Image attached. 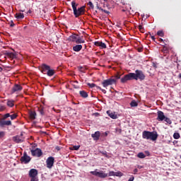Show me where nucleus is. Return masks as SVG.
<instances>
[{"instance_id": "obj_1", "label": "nucleus", "mask_w": 181, "mask_h": 181, "mask_svg": "<svg viewBox=\"0 0 181 181\" xmlns=\"http://www.w3.org/2000/svg\"><path fill=\"white\" fill-rule=\"evenodd\" d=\"M71 6L75 18H78V16H81V15H84V13H86V6H83L77 8L78 4H76V1H71Z\"/></svg>"}, {"instance_id": "obj_2", "label": "nucleus", "mask_w": 181, "mask_h": 181, "mask_svg": "<svg viewBox=\"0 0 181 181\" xmlns=\"http://www.w3.org/2000/svg\"><path fill=\"white\" fill-rule=\"evenodd\" d=\"M158 136H159V135L156 132L144 131L142 132L143 139H147L155 141H156V139H158Z\"/></svg>"}, {"instance_id": "obj_3", "label": "nucleus", "mask_w": 181, "mask_h": 181, "mask_svg": "<svg viewBox=\"0 0 181 181\" xmlns=\"http://www.w3.org/2000/svg\"><path fill=\"white\" fill-rule=\"evenodd\" d=\"M40 70L41 73H43V74H46V71H47V75L49 77H52L54 76V74L56 73V71L54 69H50V66L46 64H42L41 66H40Z\"/></svg>"}, {"instance_id": "obj_4", "label": "nucleus", "mask_w": 181, "mask_h": 181, "mask_svg": "<svg viewBox=\"0 0 181 181\" xmlns=\"http://www.w3.org/2000/svg\"><path fill=\"white\" fill-rule=\"evenodd\" d=\"M132 77L133 80H140V81H144L145 80V74L141 70H136L135 73H132Z\"/></svg>"}, {"instance_id": "obj_5", "label": "nucleus", "mask_w": 181, "mask_h": 181, "mask_svg": "<svg viewBox=\"0 0 181 181\" xmlns=\"http://www.w3.org/2000/svg\"><path fill=\"white\" fill-rule=\"evenodd\" d=\"M157 121H165V122H167V124H172V120H170L169 117L165 116V113H163V112L159 110L158 112H157Z\"/></svg>"}, {"instance_id": "obj_6", "label": "nucleus", "mask_w": 181, "mask_h": 181, "mask_svg": "<svg viewBox=\"0 0 181 181\" xmlns=\"http://www.w3.org/2000/svg\"><path fill=\"white\" fill-rule=\"evenodd\" d=\"M90 174L93 175V176H97L98 177H100V179H105V177H108V174L105 173L104 171H97V169L95 171H90Z\"/></svg>"}, {"instance_id": "obj_7", "label": "nucleus", "mask_w": 181, "mask_h": 181, "mask_svg": "<svg viewBox=\"0 0 181 181\" xmlns=\"http://www.w3.org/2000/svg\"><path fill=\"white\" fill-rule=\"evenodd\" d=\"M113 84H117V79L109 78L104 80L102 82V86H103L105 88H107L108 86H112Z\"/></svg>"}, {"instance_id": "obj_8", "label": "nucleus", "mask_w": 181, "mask_h": 181, "mask_svg": "<svg viewBox=\"0 0 181 181\" xmlns=\"http://www.w3.org/2000/svg\"><path fill=\"white\" fill-rule=\"evenodd\" d=\"M32 158H30V156H28V153H26V152H25L23 153V156L21 158L20 160L21 162V163H29V162H30Z\"/></svg>"}, {"instance_id": "obj_9", "label": "nucleus", "mask_w": 181, "mask_h": 181, "mask_svg": "<svg viewBox=\"0 0 181 181\" xmlns=\"http://www.w3.org/2000/svg\"><path fill=\"white\" fill-rule=\"evenodd\" d=\"M46 163L47 168H48V169H52V168H53V165H54V157H48L46 160Z\"/></svg>"}, {"instance_id": "obj_10", "label": "nucleus", "mask_w": 181, "mask_h": 181, "mask_svg": "<svg viewBox=\"0 0 181 181\" xmlns=\"http://www.w3.org/2000/svg\"><path fill=\"white\" fill-rule=\"evenodd\" d=\"M131 80H133V78H132V73H129L128 74L124 75V77H122L120 79V81L122 83H125L127 81H129Z\"/></svg>"}, {"instance_id": "obj_11", "label": "nucleus", "mask_w": 181, "mask_h": 181, "mask_svg": "<svg viewBox=\"0 0 181 181\" xmlns=\"http://www.w3.org/2000/svg\"><path fill=\"white\" fill-rule=\"evenodd\" d=\"M31 154L33 156H37V158H40V156L43 155V152H42V149L36 148L35 150H31Z\"/></svg>"}, {"instance_id": "obj_12", "label": "nucleus", "mask_w": 181, "mask_h": 181, "mask_svg": "<svg viewBox=\"0 0 181 181\" xmlns=\"http://www.w3.org/2000/svg\"><path fill=\"white\" fill-rule=\"evenodd\" d=\"M37 170L35 169V168H32L30 170L29 173H28V176L29 177L32 178V177H37Z\"/></svg>"}, {"instance_id": "obj_13", "label": "nucleus", "mask_w": 181, "mask_h": 181, "mask_svg": "<svg viewBox=\"0 0 181 181\" xmlns=\"http://www.w3.org/2000/svg\"><path fill=\"white\" fill-rule=\"evenodd\" d=\"M12 125V122L11 120H0V127L1 128H4V127Z\"/></svg>"}, {"instance_id": "obj_14", "label": "nucleus", "mask_w": 181, "mask_h": 181, "mask_svg": "<svg viewBox=\"0 0 181 181\" xmlns=\"http://www.w3.org/2000/svg\"><path fill=\"white\" fill-rule=\"evenodd\" d=\"M95 46H98L99 47H100V49H107V45H105V43L103 42H100V41H95L94 42Z\"/></svg>"}, {"instance_id": "obj_15", "label": "nucleus", "mask_w": 181, "mask_h": 181, "mask_svg": "<svg viewBox=\"0 0 181 181\" xmlns=\"http://www.w3.org/2000/svg\"><path fill=\"white\" fill-rule=\"evenodd\" d=\"M107 114L112 119H117V118H118V115H117V114H115V112H112L111 110H107Z\"/></svg>"}, {"instance_id": "obj_16", "label": "nucleus", "mask_w": 181, "mask_h": 181, "mask_svg": "<svg viewBox=\"0 0 181 181\" xmlns=\"http://www.w3.org/2000/svg\"><path fill=\"white\" fill-rule=\"evenodd\" d=\"M78 36H79L78 35H76V34L71 35V36H69V40L70 42H74L75 43H77Z\"/></svg>"}, {"instance_id": "obj_17", "label": "nucleus", "mask_w": 181, "mask_h": 181, "mask_svg": "<svg viewBox=\"0 0 181 181\" xmlns=\"http://www.w3.org/2000/svg\"><path fill=\"white\" fill-rule=\"evenodd\" d=\"M13 141L16 142V144H22L23 142V139L21 136H15L13 137Z\"/></svg>"}, {"instance_id": "obj_18", "label": "nucleus", "mask_w": 181, "mask_h": 181, "mask_svg": "<svg viewBox=\"0 0 181 181\" xmlns=\"http://www.w3.org/2000/svg\"><path fill=\"white\" fill-rule=\"evenodd\" d=\"M101 133L100 132H95L94 134H91L92 138H93V141H98L100 139V136Z\"/></svg>"}, {"instance_id": "obj_19", "label": "nucleus", "mask_w": 181, "mask_h": 181, "mask_svg": "<svg viewBox=\"0 0 181 181\" xmlns=\"http://www.w3.org/2000/svg\"><path fill=\"white\" fill-rule=\"evenodd\" d=\"M23 88L21 85L15 84L12 88L13 93H16V91H22Z\"/></svg>"}, {"instance_id": "obj_20", "label": "nucleus", "mask_w": 181, "mask_h": 181, "mask_svg": "<svg viewBox=\"0 0 181 181\" xmlns=\"http://www.w3.org/2000/svg\"><path fill=\"white\" fill-rule=\"evenodd\" d=\"M109 176H117L119 177H121V176H122V173L119 171L118 172L110 171L109 172Z\"/></svg>"}, {"instance_id": "obj_21", "label": "nucleus", "mask_w": 181, "mask_h": 181, "mask_svg": "<svg viewBox=\"0 0 181 181\" xmlns=\"http://www.w3.org/2000/svg\"><path fill=\"white\" fill-rule=\"evenodd\" d=\"M4 55L6 56V57H8L9 59H16V54L13 52H6L4 53Z\"/></svg>"}, {"instance_id": "obj_22", "label": "nucleus", "mask_w": 181, "mask_h": 181, "mask_svg": "<svg viewBox=\"0 0 181 181\" xmlns=\"http://www.w3.org/2000/svg\"><path fill=\"white\" fill-rule=\"evenodd\" d=\"M28 115H29V117L31 119H36V112L35 111H32V110H29L28 112Z\"/></svg>"}, {"instance_id": "obj_23", "label": "nucleus", "mask_w": 181, "mask_h": 181, "mask_svg": "<svg viewBox=\"0 0 181 181\" xmlns=\"http://www.w3.org/2000/svg\"><path fill=\"white\" fill-rule=\"evenodd\" d=\"M83 49V45H76L73 47L74 52H80Z\"/></svg>"}, {"instance_id": "obj_24", "label": "nucleus", "mask_w": 181, "mask_h": 181, "mask_svg": "<svg viewBox=\"0 0 181 181\" xmlns=\"http://www.w3.org/2000/svg\"><path fill=\"white\" fill-rule=\"evenodd\" d=\"M79 94L83 98H87V97H88V93H87V92H86L85 90H81L79 92Z\"/></svg>"}, {"instance_id": "obj_25", "label": "nucleus", "mask_w": 181, "mask_h": 181, "mask_svg": "<svg viewBox=\"0 0 181 181\" xmlns=\"http://www.w3.org/2000/svg\"><path fill=\"white\" fill-rule=\"evenodd\" d=\"M15 18H16V19H23V18H25V15L22 13H17L15 14Z\"/></svg>"}, {"instance_id": "obj_26", "label": "nucleus", "mask_w": 181, "mask_h": 181, "mask_svg": "<svg viewBox=\"0 0 181 181\" xmlns=\"http://www.w3.org/2000/svg\"><path fill=\"white\" fill-rule=\"evenodd\" d=\"M81 43H86V41L83 39V37H78V40L76 41L77 45H81Z\"/></svg>"}, {"instance_id": "obj_27", "label": "nucleus", "mask_w": 181, "mask_h": 181, "mask_svg": "<svg viewBox=\"0 0 181 181\" xmlns=\"http://www.w3.org/2000/svg\"><path fill=\"white\" fill-rule=\"evenodd\" d=\"M6 104H7L8 107H10L11 108H12V107H13L15 105V101L14 100H8Z\"/></svg>"}, {"instance_id": "obj_28", "label": "nucleus", "mask_w": 181, "mask_h": 181, "mask_svg": "<svg viewBox=\"0 0 181 181\" xmlns=\"http://www.w3.org/2000/svg\"><path fill=\"white\" fill-rule=\"evenodd\" d=\"M163 49L162 52L163 53H168L169 52V48H168V47H166V44H165V45H163Z\"/></svg>"}, {"instance_id": "obj_29", "label": "nucleus", "mask_w": 181, "mask_h": 181, "mask_svg": "<svg viewBox=\"0 0 181 181\" xmlns=\"http://www.w3.org/2000/svg\"><path fill=\"white\" fill-rule=\"evenodd\" d=\"M96 8H97V9H99L100 11H101L102 12H104L105 13H110V11H108L107 10H104L103 8L100 7V6H98V4H97Z\"/></svg>"}, {"instance_id": "obj_30", "label": "nucleus", "mask_w": 181, "mask_h": 181, "mask_svg": "<svg viewBox=\"0 0 181 181\" xmlns=\"http://www.w3.org/2000/svg\"><path fill=\"white\" fill-rule=\"evenodd\" d=\"M158 36H160V37H163L165 36V33H163V30H158L157 32Z\"/></svg>"}, {"instance_id": "obj_31", "label": "nucleus", "mask_w": 181, "mask_h": 181, "mask_svg": "<svg viewBox=\"0 0 181 181\" xmlns=\"http://www.w3.org/2000/svg\"><path fill=\"white\" fill-rule=\"evenodd\" d=\"M137 156L140 159H144V158H145L146 157V156H145V154L144 153H139Z\"/></svg>"}, {"instance_id": "obj_32", "label": "nucleus", "mask_w": 181, "mask_h": 181, "mask_svg": "<svg viewBox=\"0 0 181 181\" xmlns=\"http://www.w3.org/2000/svg\"><path fill=\"white\" fill-rule=\"evenodd\" d=\"M10 118L12 121H13V119H16V118H18V114L14 113L13 115H10Z\"/></svg>"}, {"instance_id": "obj_33", "label": "nucleus", "mask_w": 181, "mask_h": 181, "mask_svg": "<svg viewBox=\"0 0 181 181\" xmlns=\"http://www.w3.org/2000/svg\"><path fill=\"white\" fill-rule=\"evenodd\" d=\"M131 107H138V103H136L135 100H132L130 103Z\"/></svg>"}, {"instance_id": "obj_34", "label": "nucleus", "mask_w": 181, "mask_h": 181, "mask_svg": "<svg viewBox=\"0 0 181 181\" xmlns=\"http://www.w3.org/2000/svg\"><path fill=\"white\" fill-rule=\"evenodd\" d=\"M173 138L174 139H179V138H180V134L179 133H174Z\"/></svg>"}, {"instance_id": "obj_35", "label": "nucleus", "mask_w": 181, "mask_h": 181, "mask_svg": "<svg viewBox=\"0 0 181 181\" xmlns=\"http://www.w3.org/2000/svg\"><path fill=\"white\" fill-rule=\"evenodd\" d=\"M5 110H6V106L4 105H0V112L5 111Z\"/></svg>"}, {"instance_id": "obj_36", "label": "nucleus", "mask_w": 181, "mask_h": 181, "mask_svg": "<svg viewBox=\"0 0 181 181\" xmlns=\"http://www.w3.org/2000/svg\"><path fill=\"white\" fill-rule=\"evenodd\" d=\"M88 6H89V9H93L94 8V4H93V2L89 1L88 3Z\"/></svg>"}, {"instance_id": "obj_37", "label": "nucleus", "mask_w": 181, "mask_h": 181, "mask_svg": "<svg viewBox=\"0 0 181 181\" xmlns=\"http://www.w3.org/2000/svg\"><path fill=\"white\" fill-rule=\"evenodd\" d=\"M87 86H88V87H90V88H94V87H97V86L95 85V83H88Z\"/></svg>"}, {"instance_id": "obj_38", "label": "nucleus", "mask_w": 181, "mask_h": 181, "mask_svg": "<svg viewBox=\"0 0 181 181\" xmlns=\"http://www.w3.org/2000/svg\"><path fill=\"white\" fill-rule=\"evenodd\" d=\"M96 88H97L98 90H100V91H102V93H103V94H107V90H105V89L101 88V87H100V86H96Z\"/></svg>"}, {"instance_id": "obj_39", "label": "nucleus", "mask_w": 181, "mask_h": 181, "mask_svg": "<svg viewBox=\"0 0 181 181\" xmlns=\"http://www.w3.org/2000/svg\"><path fill=\"white\" fill-rule=\"evenodd\" d=\"M116 2H119V4H122V5L126 4L125 0H116Z\"/></svg>"}, {"instance_id": "obj_40", "label": "nucleus", "mask_w": 181, "mask_h": 181, "mask_svg": "<svg viewBox=\"0 0 181 181\" xmlns=\"http://www.w3.org/2000/svg\"><path fill=\"white\" fill-rule=\"evenodd\" d=\"M11 117L10 113H6V115H4V119H6V118H9Z\"/></svg>"}, {"instance_id": "obj_41", "label": "nucleus", "mask_w": 181, "mask_h": 181, "mask_svg": "<svg viewBox=\"0 0 181 181\" xmlns=\"http://www.w3.org/2000/svg\"><path fill=\"white\" fill-rule=\"evenodd\" d=\"M38 110H39L40 113L41 114V115H43V114H45V112H44L42 107H40V108H38Z\"/></svg>"}, {"instance_id": "obj_42", "label": "nucleus", "mask_w": 181, "mask_h": 181, "mask_svg": "<svg viewBox=\"0 0 181 181\" xmlns=\"http://www.w3.org/2000/svg\"><path fill=\"white\" fill-rule=\"evenodd\" d=\"M73 149L74 151H78V149H80V146H74Z\"/></svg>"}, {"instance_id": "obj_43", "label": "nucleus", "mask_w": 181, "mask_h": 181, "mask_svg": "<svg viewBox=\"0 0 181 181\" xmlns=\"http://www.w3.org/2000/svg\"><path fill=\"white\" fill-rule=\"evenodd\" d=\"M5 136V132H0V139L4 138Z\"/></svg>"}, {"instance_id": "obj_44", "label": "nucleus", "mask_w": 181, "mask_h": 181, "mask_svg": "<svg viewBox=\"0 0 181 181\" xmlns=\"http://www.w3.org/2000/svg\"><path fill=\"white\" fill-rule=\"evenodd\" d=\"M30 181H39V178L37 177H31Z\"/></svg>"}, {"instance_id": "obj_45", "label": "nucleus", "mask_w": 181, "mask_h": 181, "mask_svg": "<svg viewBox=\"0 0 181 181\" xmlns=\"http://www.w3.org/2000/svg\"><path fill=\"white\" fill-rule=\"evenodd\" d=\"M119 78H121V75H116L115 76V80H116V82L117 80H119Z\"/></svg>"}, {"instance_id": "obj_46", "label": "nucleus", "mask_w": 181, "mask_h": 181, "mask_svg": "<svg viewBox=\"0 0 181 181\" xmlns=\"http://www.w3.org/2000/svg\"><path fill=\"white\" fill-rule=\"evenodd\" d=\"M135 180V177H134V176H132L129 179V180H127V181H134Z\"/></svg>"}, {"instance_id": "obj_47", "label": "nucleus", "mask_w": 181, "mask_h": 181, "mask_svg": "<svg viewBox=\"0 0 181 181\" xmlns=\"http://www.w3.org/2000/svg\"><path fill=\"white\" fill-rule=\"evenodd\" d=\"M149 35H150L151 38L152 39V40L155 41V36L151 35V33H149Z\"/></svg>"}, {"instance_id": "obj_48", "label": "nucleus", "mask_w": 181, "mask_h": 181, "mask_svg": "<svg viewBox=\"0 0 181 181\" xmlns=\"http://www.w3.org/2000/svg\"><path fill=\"white\" fill-rule=\"evenodd\" d=\"M136 173H138V169L137 168H135L134 170V174L136 175Z\"/></svg>"}, {"instance_id": "obj_49", "label": "nucleus", "mask_w": 181, "mask_h": 181, "mask_svg": "<svg viewBox=\"0 0 181 181\" xmlns=\"http://www.w3.org/2000/svg\"><path fill=\"white\" fill-rule=\"evenodd\" d=\"M83 69H84V68H83V66H79V67H78V70L81 71V72L83 71Z\"/></svg>"}, {"instance_id": "obj_50", "label": "nucleus", "mask_w": 181, "mask_h": 181, "mask_svg": "<svg viewBox=\"0 0 181 181\" xmlns=\"http://www.w3.org/2000/svg\"><path fill=\"white\" fill-rule=\"evenodd\" d=\"M143 28H144V25H139V29L140 30V29H143Z\"/></svg>"}, {"instance_id": "obj_51", "label": "nucleus", "mask_w": 181, "mask_h": 181, "mask_svg": "<svg viewBox=\"0 0 181 181\" xmlns=\"http://www.w3.org/2000/svg\"><path fill=\"white\" fill-rule=\"evenodd\" d=\"M55 149H56L57 151H60V146H56V147H55Z\"/></svg>"}, {"instance_id": "obj_52", "label": "nucleus", "mask_w": 181, "mask_h": 181, "mask_svg": "<svg viewBox=\"0 0 181 181\" xmlns=\"http://www.w3.org/2000/svg\"><path fill=\"white\" fill-rule=\"evenodd\" d=\"M139 30L141 33H144V30H145V28H143L140 29Z\"/></svg>"}, {"instance_id": "obj_53", "label": "nucleus", "mask_w": 181, "mask_h": 181, "mask_svg": "<svg viewBox=\"0 0 181 181\" xmlns=\"http://www.w3.org/2000/svg\"><path fill=\"white\" fill-rule=\"evenodd\" d=\"M103 135H105V136H108V132H105Z\"/></svg>"}, {"instance_id": "obj_54", "label": "nucleus", "mask_w": 181, "mask_h": 181, "mask_svg": "<svg viewBox=\"0 0 181 181\" xmlns=\"http://www.w3.org/2000/svg\"><path fill=\"white\" fill-rule=\"evenodd\" d=\"M158 42H163V39H162V38H159V39H158Z\"/></svg>"}, {"instance_id": "obj_55", "label": "nucleus", "mask_w": 181, "mask_h": 181, "mask_svg": "<svg viewBox=\"0 0 181 181\" xmlns=\"http://www.w3.org/2000/svg\"><path fill=\"white\" fill-rule=\"evenodd\" d=\"M11 27H13V26H15V23H13V21H11Z\"/></svg>"}, {"instance_id": "obj_56", "label": "nucleus", "mask_w": 181, "mask_h": 181, "mask_svg": "<svg viewBox=\"0 0 181 181\" xmlns=\"http://www.w3.org/2000/svg\"><path fill=\"white\" fill-rule=\"evenodd\" d=\"M102 153H103V155L107 156V151H104Z\"/></svg>"}, {"instance_id": "obj_57", "label": "nucleus", "mask_w": 181, "mask_h": 181, "mask_svg": "<svg viewBox=\"0 0 181 181\" xmlns=\"http://www.w3.org/2000/svg\"><path fill=\"white\" fill-rule=\"evenodd\" d=\"M3 71H4V69L0 66V73L2 72Z\"/></svg>"}, {"instance_id": "obj_58", "label": "nucleus", "mask_w": 181, "mask_h": 181, "mask_svg": "<svg viewBox=\"0 0 181 181\" xmlns=\"http://www.w3.org/2000/svg\"><path fill=\"white\" fill-rule=\"evenodd\" d=\"M27 13H32V11L29 10Z\"/></svg>"}, {"instance_id": "obj_59", "label": "nucleus", "mask_w": 181, "mask_h": 181, "mask_svg": "<svg viewBox=\"0 0 181 181\" xmlns=\"http://www.w3.org/2000/svg\"><path fill=\"white\" fill-rule=\"evenodd\" d=\"M138 168H139V169H142V166H141V165H139Z\"/></svg>"}, {"instance_id": "obj_60", "label": "nucleus", "mask_w": 181, "mask_h": 181, "mask_svg": "<svg viewBox=\"0 0 181 181\" xmlns=\"http://www.w3.org/2000/svg\"><path fill=\"white\" fill-rule=\"evenodd\" d=\"M178 77L179 78H181V74H179Z\"/></svg>"}, {"instance_id": "obj_61", "label": "nucleus", "mask_w": 181, "mask_h": 181, "mask_svg": "<svg viewBox=\"0 0 181 181\" xmlns=\"http://www.w3.org/2000/svg\"><path fill=\"white\" fill-rule=\"evenodd\" d=\"M74 88H78V86H75Z\"/></svg>"}, {"instance_id": "obj_62", "label": "nucleus", "mask_w": 181, "mask_h": 181, "mask_svg": "<svg viewBox=\"0 0 181 181\" xmlns=\"http://www.w3.org/2000/svg\"><path fill=\"white\" fill-rule=\"evenodd\" d=\"M146 153H149V151H146Z\"/></svg>"}, {"instance_id": "obj_63", "label": "nucleus", "mask_w": 181, "mask_h": 181, "mask_svg": "<svg viewBox=\"0 0 181 181\" xmlns=\"http://www.w3.org/2000/svg\"><path fill=\"white\" fill-rule=\"evenodd\" d=\"M2 56V54H0V57Z\"/></svg>"}, {"instance_id": "obj_64", "label": "nucleus", "mask_w": 181, "mask_h": 181, "mask_svg": "<svg viewBox=\"0 0 181 181\" xmlns=\"http://www.w3.org/2000/svg\"><path fill=\"white\" fill-rule=\"evenodd\" d=\"M75 83H78V81H75Z\"/></svg>"}]
</instances>
